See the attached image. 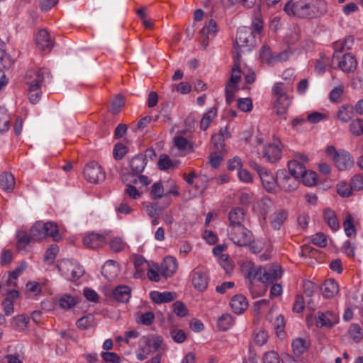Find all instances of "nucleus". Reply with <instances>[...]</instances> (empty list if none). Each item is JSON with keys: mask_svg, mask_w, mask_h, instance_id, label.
<instances>
[{"mask_svg": "<svg viewBox=\"0 0 363 363\" xmlns=\"http://www.w3.org/2000/svg\"><path fill=\"white\" fill-rule=\"evenodd\" d=\"M284 11L289 16L313 18L324 15L328 6L325 0H290L285 4Z\"/></svg>", "mask_w": 363, "mask_h": 363, "instance_id": "obj_1", "label": "nucleus"}, {"mask_svg": "<svg viewBox=\"0 0 363 363\" xmlns=\"http://www.w3.org/2000/svg\"><path fill=\"white\" fill-rule=\"evenodd\" d=\"M256 45L255 36L251 28L242 27L237 31L235 41L234 43L233 53L250 52Z\"/></svg>", "mask_w": 363, "mask_h": 363, "instance_id": "obj_2", "label": "nucleus"}, {"mask_svg": "<svg viewBox=\"0 0 363 363\" xmlns=\"http://www.w3.org/2000/svg\"><path fill=\"white\" fill-rule=\"evenodd\" d=\"M325 153L333 160L335 167L340 171L349 170L354 164L352 156L345 150L340 149L337 150L333 145H330L326 147Z\"/></svg>", "mask_w": 363, "mask_h": 363, "instance_id": "obj_3", "label": "nucleus"}, {"mask_svg": "<svg viewBox=\"0 0 363 363\" xmlns=\"http://www.w3.org/2000/svg\"><path fill=\"white\" fill-rule=\"evenodd\" d=\"M240 80V55L237 52L233 53V65L231 69V75L225 84V92L228 104H230L233 101L234 94L238 90V84Z\"/></svg>", "mask_w": 363, "mask_h": 363, "instance_id": "obj_4", "label": "nucleus"}, {"mask_svg": "<svg viewBox=\"0 0 363 363\" xmlns=\"http://www.w3.org/2000/svg\"><path fill=\"white\" fill-rule=\"evenodd\" d=\"M228 237L235 245L240 247L247 246L253 240L252 233L244 225L228 227Z\"/></svg>", "mask_w": 363, "mask_h": 363, "instance_id": "obj_5", "label": "nucleus"}, {"mask_svg": "<svg viewBox=\"0 0 363 363\" xmlns=\"http://www.w3.org/2000/svg\"><path fill=\"white\" fill-rule=\"evenodd\" d=\"M57 268L65 279L69 281H76L84 274V269L77 262L72 259H62L57 265Z\"/></svg>", "mask_w": 363, "mask_h": 363, "instance_id": "obj_6", "label": "nucleus"}, {"mask_svg": "<svg viewBox=\"0 0 363 363\" xmlns=\"http://www.w3.org/2000/svg\"><path fill=\"white\" fill-rule=\"evenodd\" d=\"M191 284L194 288L199 291H205L209 282V274L207 269L201 266L194 268L191 272Z\"/></svg>", "mask_w": 363, "mask_h": 363, "instance_id": "obj_7", "label": "nucleus"}, {"mask_svg": "<svg viewBox=\"0 0 363 363\" xmlns=\"http://www.w3.org/2000/svg\"><path fill=\"white\" fill-rule=\"evenodd\" d=\"M84 176L89 182L92 184L101 182L106 177L102 167L95 161L86 164L84 168Z\"/></svg>", "mask_w": 363, "mask_h": 363, "instance_id": "obj_8", "label": "nucleus"}, {"mask_svg": "<svg viewBox=\"0 0 363 363\" xmlns=\"http://www.w3.org/2000/svg\"><path fill=\"white\" fill-rule=\"evenodd\" d=\"M282 274L283 272L280 265H268L262 267V272L260 277H258V280L264 284H272L279 279Z\"/></svg>", "mask_w": 363, "mask_h": 363, "instance_id": "obj_9", "label": "nucleus"}, {"mask_svg": "<svg viewBox=\"0 0 363 363\" xmlns=\"http://www.w3.org/2000/svg\"><path fill=\"white\" fill-rule=\"evenodd\" d=\"M46 75H50L47 68L30 69L25 76L26 84L28 86H41Z\"/></svg>", "mask_w": 363, "mask_h": 363, "instance_id": "obj_10", "label": "nucleus"}, {"mask_svg": "<svg viewBox=\"0 0 363 363\" xmlns=\"http://www.w3.org/2000/svg\"><path fill=\"white\" fill-rule=\"evenodd\" d=\"M278 187L284 191L291 192L296 190L299 184L298 179L288 174L284 170L277 172Z\"/></svg>", "mask_w": 363, "mask_h": 363, "instance_id": "obj_11", "label": "nucleus"}, {"mask_svg": "<svg viewBox=\"0 0 363 363\" xmlns=\"http://www.w3.org/2000/svg\"><path fill=\"white\" fill-rule=\"evenodd\" d=\"M172 153L174 156L182 157L194 152L192 143L183 136H176L173 140Z\"/></svg>", "mask_w": 363, "mask_h": 363, "instance_id": "obj_12", "label": "nucleus"}, {"mask_svg": "<svg viewBox=\"0 0 363 363\" xmlns=\"http://www.w3.org/2000/svg\"><path fill=\"white\" fill-rule=\"evenodd\" d=\"M315 324L319 328H331L339 321L338 314L333 311H318L315 315Z\"/></svg>", "mask_w": 363, "mask_h": 363, "instance_id": "obj_13", "label": "nucleus"}, {"mask_svg": "<svg viewBox=\"0 0 363 363\" xmlns=\"http://www.w3.org/2000/svg\"><path fill=\"white\" fill-rule=\"evenodd\" d=\"M217 24L213 19L206 22L200 31L201 45L203 49H206L208 45L209 40L213 38L217 33Z\"/></svg>", "mask_w": 363, "mask_h": 363, "instance_id": "obj_14", "label": "nucleus"}, {"mask_svg": "<svg viewBox=\"0 0 363 363\" xmlns=\"http://www.w3.org/2000/svg\"><path fill=\"white\" fill-rule=\"evenodd\" d=\"M282 145L279 141L267 145L263 150V155L272 163L277 162L281 157Z\"/></svg>", "mask_w": 363, "mask_h": 363, "instance_id": "obj_15", "label": "nucleus"}, {"mask_svg": "<svg viewBox=\"0 0 363 363\" xmlns=\"http://www.w3.org/2000/svg\"><path fill=\"white\" fill-rule=\"evenodd\" d=\"M35 43L38 48L45 52H50L54 45L53 40L45 29H41L38 32L35 36Z\"/></svg>", "mask_w": 363, "mask_h": 363, "instance_id": "obj_16", "label": "nucleus"}, {"mask_svg": "<svg viewBox=\"0 0 363 363\" xmlns=\"http://www.w3.org/2000/svg\"><path fill=\"white\" fill-rule=\"evenodd\" d=\"M160 268L162 276L165 278L171 277L178 269L177 260L172 256H167L163 259Z\"/></svg>", "mask_w": 363, "mask_h": 363, "instance_id": "obj_17", "label": "nucleus"}, {"mask_svg": "<svg viewBox=\"0 0 363 363\" xmlns=\"http://www.w3.org/2000/svg\"><path fill=\"white\" fill-rule=\"evenodd\" d=\"M242 272L248 280L249 286H251L252 281L260 277L262 267L255 265L252 262H246L242 266Z\"/></svg>", "mask_w": 363, "mask_h": 363, "instance_id": "obj_18", "label": "nucleus"}, {"mask_svg": "<svg viewBox=\"0 0 363 363\" xmlns=\"http://www.w3.org/2000/svg\"><path fill=\"white\" fill-rule=\"evenodd\" d=\"M139 352L136 354L138 360H144L152 353L151 339L149 335L143 336L138 341Z\"/></svg>", "mask_w": 363, "mask_h": 363, "instance_id": "obj_19", "label": "nucleus"}, {"mask_svg": "<svg viewBox=\"0 0 363 363\" xmlns=\"http://www.w3.org/2000/svg\"><path fill=\"white\" fill-rule=\"evenodd\" d=\"M230 225L228 227H235L238 225H243L242 223L245 219V211L241 207L233 208L228 215Z\"/></svg>", "mask_w": 363, "mask_h": 363, "instance_id": "obj_20", "label": "nucleus"}, {"mask_svg": "<svg viewBox=\"0 0 363 363\" xmlns=\"http://www.w3.org/2000/svg\"><path fill=\"white\" fill-rule=\"evenodd\" d=\"M119 273V266L113 260L106 261L102 267L101 274L108 281H113Z\"/></svg>", "mask_w": 363, "mask_h": 363, "instance_id": "obj_21", "label": "nucleus"}, {"mask_svg": "<svg viewBox=\"0 0 363 363\" xmlns=\"http://www.w3.org/2000/svg\"><path fill=\"white\" fill-rule=\"evenodd\" d=\"M106 242L105 237L103 235L94 233H89L83 238L84 245L91 249L103 246Z\"/></svg>", "mask_w": 363, "mask_h": 363, "instance_id": "obj_22", "label": "nucleus"}, {"mask_svg": "<svg viewBox=\"0 0 363 363\" xmlns=\"http://www.w3.org/2000/svg\"><path fill=\"white\" fill-rule=\"evenodd\" d=\"M260 180L262 182L263 187L268 192H273L275 191L277 186H278V178L274 177L273 174L265 169L259 175Z\"/></svg>", "mask_w": 363, "mask_h": 363, "instance_id": "obj_23", "label": "nucleus"}, {"mask_svg": "<svg viewBox=\"0 0 363 363\" xmlns=\"http://www.w3.org/2000/svg\"><path fill=\"white\" fill-rule=\"evenodd\" d=\"M338 61V67L345 72H354L357 67V60L355 57L350 53L345 54Z\"/></svg>", "mask_w": 363, "mask_h": 363, "instance_id": "obj_24", "label": "nucleus"}, {"mask_svg": "<svg viewBox=\"0 0 363 363\" xmlns=\"http://www.w3.org/2000/svg\"><path fill=\"white\" fill-rule=\"evenodd\" d=\"M230 305L234 313L240 314L247 308L248 302L245 296L237 294L232 298Z\"/></svg>", "mask_w": 363, "mask_h": 363, "instance_id": "obj_25", "label": "nucleus"}, {"mask_svg": "<svg viewBox=\"0 0 363 363\" xmlns=\"http://www.w3.org/2000/svg\"><path fill=\"white\" fill-rule=\"evenodd\" d=\"M133 261L135 268L134 277L141 278L145 274L147 264L151 263V262H147L143 256L140 255H134Z\"/></svg>", "mask_w": 363, "mask_h": 363, "instance_id": "obj_26", "label": "nucleus"}, {"mask_svg": "<svg viewBox=\"0 0 363 363\" xmlns=\"http://www.w3.org/2000/svg\"><path fill=\"white\" fill-rule=\"evenodd\" d=\"M147 164V159L143 155H135L129 162L130 168L133 174H141Z\"/></svg>", "mask_w": 363, "mask_h": 363, "instance_id": "obj_27", "label": "nucleus"}, {"mask_svg": "<svg viewBox=\"0 0 363 363\" xmlns=\"http://www.w3.org/2000/svg\"><path fill=\"white\" fill-rule=\"evenodd\" d=\"M288 217V212L284 209H279L270 216V225L274 230H279Z\"/></svg>", "mask_w": 363, "mask_h": 363, "instance_id": "obj_28", "label": "nucleus"}, {"mask_svg": "<svg viewBox=\"0 0 363 363\" xmlns=\"http://www.w3.org/2000/svg\"><path fill=\"white\" fill-rule=\"evenodd\" d=\"M150 298L155 303H169L176 298V294L170 291H152L150 294Z\"/></svg>", "mask_w": 363, "mask_h": 363, "instance_id": "obj_29", "label": "nucleus"}, {"mask_svg": "<svg viewBox=\"0 0 363 363\" xmlns=\"http://www.w3.org/2000/svg\"><path fill=\"white\" fill-rule=\"evenodd\" d=\"M339 292V286L334 279L325 281L322 287V294L326 298L335 297Z\"/></svg>", "mask_w": 363, "mask_h": 363, "instance_id": "obj_30", "label": "nucleus"}, {"mask_svg": "<svg viewBox=\"0 0 363 363\" xmlns=\"http://www.w3.org/2000/svg\"><path fill=\"white\" fill-rule=\"evenodd\" d=\"M131 290L128 286L122 285L117 286L113 291V298L120 302L126 303L130 298Z\"/></svg>", "mask_w": 363, "mask_h": 363, "instance_id": "obj_31", "label": "nucleus"}, {"mask_svg": "<svg viewBox=\"0 0 363 363\" xmlns=\"http://www.w3.org/2000/svg\"><path fill=\"white\" fill-rule=\"evenodd\" d=\"M15 186V179L13 174L4 172L0 175V187L6 192H11Z\"/></svg>", "mask_w": 363, "mask_h": 363, "instance_id": "obj_32", "label": "nucleus"}, {"mask_svg": "<svg viewBox=\"0 0 363 363\" xmlns=\"http://www.w3.org/2000/svg\"><path fill=\"white\" fill-rule=\"evenodd\" d=\"M324 220L328 226L334 231L340 228V224L334 211L330 208H325L323 211Z\"/></svg>", "mask_w": 363, "mask_h": 363, "instance_id": "obj_33", "label": "nucleus"}, {"mask_svg": "<svg viewBox=\"0 0 363 363\" xmlns=\"http://www.w3.org/2000/svg\"><path fill=\"white\" fill-rule=\"evenodd\" d=\"M16 238H17L16 248L18 251L25 250L26 247L31 242L34 241L33 240V238H32L30 233H29V235H28L27 232L23 231V230L18 231L16 233Z\"/></svg>", "mask_w": 363, "mask_h": 363, "instance_id": "obj_34", "label": "nucleus"}, {"mask_svg": "<svg viewBox=\"0 0 363 363\" xmlns=\"http://www.w3.org/2000/svg\"><path fill=\"white\" fill-rule=\"evenodd\" d=\"M288 167L290 174L297 179H299L305 173L306 167L297 160H293L288 162Z\"/></svg>", "mask_w": 363, "mask_h": 363, "instance_id": "obj_35", "label": "nucleus"}, {"mask_svg": "<svg viewBox=\"0 0 363 363\" xmlns=\"http://www.w3.org/2000/svg\"><path fill=\"white\" fill-rule=\"evenodd\" d=\"M353 111V106L350 104H344L339 108L337 117L341 121L347 123L352 119Z\"/></svg>", "mask_w": 363, "mask_h": 363, "instance_id": "obj_36", "label": "nucleus"}, {"mask_svg": "<svg viewBox=\"0 0 363 363\" xmlns=\"http://www.w3.org/2000/svg\"><path fill=\"white\" fill-rule=\"evenodd\" d=\"M44 232L45 233L46 237H51L54 241H59L61 239V236L59 233L58 226L55 223L47 222L43 223Z\"/></svg>", "mask_w": 363, "mask_h": 363, "instance_id": "obj_37", "label": "nucleus"}, {"mask_svg": "<svg viewBox=\"0 0 363 363\" xmlns=\"http://www.w3.org/2000/svg\"><path fill=\"white\" fill-rule=\"evenodd\" d=\"M30 233L34 241H40L46 238L44 225L41 221L36 222L30 228Z\"/></svg>", "mask_w": 363, "mask_h": 363, "instance_id": "obj_38", "label": "nucleus"}, {"mask_svg": "<svg viewBox=\"0 0 363 363\" xmlns=\"http://www.w3.org/2000/svg\"><path fill=\"white\" fill-rule=\"evenodd\" d=\"M217 115V108L213 106L203 115L200 122L201 129L206 130Z\"/></svg>", "mask_w": 363, "mask_h": 363, "instance_id": "obj_39", "label": "nucleus"}, {"mask_svg": "<svg viewBox=\"0 0 363 363\" xmlns=\"http://www.w3.org/2000/svg\"><path fill=\"white\" fill-rule=\"evenodd\" d=\"M293 352L296 356L303 354L308 347V343L303 338H296L293 340L292 344Z\"/></svg>", "mask_w": 363, "mask_h": 363, "instance_id": "obj_40", "label": "nucleus"}, {"mask_svg": "<svg viewBox=\"0 0 363 363\" xmlns=\"http://www.w3.org/2000/svg\"><path fill=\"white\" fill-rule=\"evenodd\" d=\"M30 318L28 316L25 315H19L15 316L11 322L12 327L18 331L24 330L27 328V325L29 323Z\"/></svg>", "mask_w": 363, "mask_h": 363, "instance_id": "obj_41", "label": "nucleus"}, {"mask_svg": "<svg viewBox=\"0 0 363 363\" xmlns=\"http://www.w3.org/2000/svg\"><path fill=\"white\" fill-rule=\"evenodd\" d=\"M290 106V100L287 95L281 96L277 98L274 107L277 114L284 113Z\"/></svg>", "mask_w": 363, "mask_h": 363, "instance_id": "obj_42", "label": "nucleus"}, {"mask_svg": "<svg viewBox=\"0 0 363 363\" xmlns=\"http://www.w3.org/2000/svg\"><path fill=\"white\" fill-rule=\"evenodd\" d=\"M77 303L76 298L69 295L64 294L59 298L60 307L62 309L69 310L72 308Z\"/></svg>", "mask_w": 363, "mask_h": 363, "instance_id": "obj_43", "label": "nucleus"}, {"mask_svg": "<svg viewBox=\"0 0 363 363\" xmlns=\"http://www.w3.org/2000/svg\"><path fill=\"white\" fill-rule=\"evenodd\" d=\"M147 278L152 281L158 282L160 279V275H162L160 270L158 271V264L151 262V263L147 264Z\"/></svg>", "mask_w": 363, "mask_h": 363, "instance_id": "obj_44", "label": "nucleus"}, {"mask_svg": "<svg viewBox=\"0 0 363 363\" xmlns=\"http://www.w3.org/2000/svg\"><path fill=\"white\" fill-rule=\"evenodd\" d=\"M233 318L230 314H223L218 320V327L220 330L226 331L233 325Z\"/></svg>", "mask_w": 363, "mask_h": 363, "instance_id": "obj_45", "label": "nucleus"}, {"mask_svg": "<svg viewBox=\"0 0 363 363\" xmlns=\"http://www.w3.org/2000/svg\"><path fill=\"white\" fill-rule=\"evenodd\" d=\"M211 143L216 152H222L225 147L223 132L213 135L211 138Z\"/></svg>", "mask_w": 363, "mask_h": 363, "instance_id": "obj_46", "label": "nucleus"}, {"mask_svg": "<svg viewBox=\"0 0 363 363\" xmlns=\"http://www.w3.org/2000/svg\"><path fill=\"white\" fill-rule=\"evenodd\" d=\"M94 323V316L91 314H88L79 318L76 325L78 328L81 330H87L91 328Z\"/></svg>", "mask_w": 363, "mask_h": 363, "instance_id": "obj_47", "label": "nucleus"}, {"mask_svg": "<svg viewBox=\"0 0 363 363\" xmlns=\"http://www.w3.org/2000/svg\"><path fill=\"white\" fill-rule=\"evenodd\" d=\"M348 332L351 337L356 342H359L363 339V330L357 323L351 324Z\"/></svg>", "mask_w": 363, "mask_h": 363, "instance_id": "obj_48", "label": "nucleus"}, {"mask_svg": "<svg viewBox=\"0 0 363 363\" xmlns=\"http://www.w3.org/2000/svg\"><path fill=\"white\" fill-rule=\"evenodd\" d=\"M0 293L5 296L6 300L13 301L19 296V293L14 289H5L4 281L0 284Z\"/></svg>", "mask_w": 363, "mask_h": 363, "instance_id": "obj_49", "label": "nucleus"}, {"mask_svg": "<svg viewBox=\"0 0 363 363\" xmlns=\"http://www.w3.org/2000/svg\"><path fill=\"white\" fill-rule=\"evenodd\" d=\"M350 131L354 136L363 135V119L357 118L350 124Z\"/></svg>", "mask_w": 363, "mask_h": 363, "instance_id": "obj_50", "label": "nucleus"}, {"mask_svg": "<svg viewBox=\"0 0 363 363\" xmlns=\"http://www.w3.org/2000/svg\"><path fill=\"white\" fill-rule=\"evenodd\" d=\"M10 128V116L7 111L0 108V133L7 131Z\"/></svg>", "mask_w": 363, "mask_h": 363, "instance_id": "obj_51", "label": "nucleus"}, {"mask_svg": "<svg viewBox=\"0 0 363 363\" xmlns=\"http://www.w3.org/2000/svg\"><path fill=\"white\" fill-rule=\"evenodd\" d=\"M343 227L345 234L348 237H352L356 235V229L353 224L352 218L350 214H348L343 223Z\"/></svg>", "mask_w": 363, "mask_h": 363, "instance_id": "obj_52", "label": "nucleus"}, {"mask_svg": "<svg viewBox=\"0 0 363 363\" xmlns=\"http://www.w3.org/2000/svg\"><path fill=\"white\" fill-rule=\"evenodd\" d=\"M41 95V86H28V98L32 104H37L40 101Z\"/></svg>", "mask_w": 363, "mask_h": 363, "instance_id": "obj_53", "label": "nucleus"}, {"mask_svg": "<svg viewBox=\"0 0 363 363\" xmlns=\"http://www.w3.org/2000/svg\"><path fill=\"white\" fill-rule=\"evenodd\" d=\"M303 183L308 186H312L316 184L317 177L316 173L314 172L305 171V173L301 176Z\"/></svg>", "mask_w": 363, "mask_h": 363, "instance_id": "obj_54", "label": "nucleus"}, {"mask_svg": "<svg viewBox=\"0 0 363 363\" xmlns=\"http://www.w3.org/2000/svg\"><path fill=\"white\" fill-rule=\"evenodd\" d=\"M125 105V99L122 95H117L111 103V111L113 114L118 113Z\"/></svg>", "mask_w": 363, "mask_h": 363, "instance_id": "obj_55", "label": "nucleus"}, {"mask_svg": "<svg viewBox=\"0 0 363 363\" xmlns=\"http://www.w3.org/2000/svg\"><path fill=\"white\" fill-rule=\"evenodd\" d=\"M351 185L345 182H341L337 185V192L341 197H349L352 195Z\"/></svg>", "mask_w": 363, "mask_h": 363, "instance_id": "obj_56", "label": "nucleus"}, {"mask_svg": "<svg viewBox=\"0 0 363 363\" xmlns=\"http://www.w3.org/2000/svg\"><path fill=\"white\" fill-rule=\"evenodd\" d=\"M125 242L121 238H113L111 240L109 246L111 249L114 252H121L124 250L125 247Z\"/></svg>", "mask_w": 363, "mask_h": 363, "instance_id": "obj_57", "label": "nucleus"}, {"mask_svg": "<svg viewBox=\"0 0 363 363\" xmlns=\"http://www.w3.org/2000/svg\"><path fill=\"white\" fill-rule=\"evenodd\" d=\"M263 363H280L279 354L274 351H269L264 353L262 359Z\"/></svg>", "mask_w": 363, "mask_h": 363, "instance_id": "obj_58", "label": "nucleus"}, {"mask_svg": "<svg viewBox=\"0 0 363 363\" xmlns=\"http://www.w3.org/2000/svg\"><path fill=\"white\" fill-rule=\"evenodd\" d=\"M238 107L243 112H248L252 108V102L250 98H240L238 100Z\"/></svg>", "mask_w": 363, "mask_h": 363, "instance_id": "obj_59", "label": "nucleus"}, {"mask_svg": "<svg viewBox=\"0 0 363 363\" xmlns=\"http://www.w3.org/2000/svg\"><path fill=\"white\" fill-rule=\"evenodd\" d=\"M164 195V188L161 182H156L152 186L151 196L153 199H160Z\"/></svg>", "mask_w": 363, "mask_h": 363, "instance_id": "obj_60", "label": "nucleus"}, {"mask_svg": "<svg viewBox=\"0 0 363 363\" xmlns=\"http://www.w3.org/2000/svg\"><path fill=\"white\" fill-rule=\"evenodd\" d=\"M127 152V147L121 144L117 143L115 145L113 154L116 160H121Z\"/></svg>", "mask_w": 363, "mask_h": 363, "instance_id": "obj_61", "label": "nucleus"}, {"mask_svg": "<svg viewBox=\"0 0 363 363\" xmlns=\"http://www.w3.org/2000/svg\"><path fill=\"white\" fill-rule=\"evenodd\" d=\"M172 338L177 343L184 342L186 339V333L182 329H174L170 333Z\"/></svg>", "mask_w": 363, "mask_h": 363, "instance_id": "obj_62", "label": "nucleus"}, {"mask_svg": "<svg viewBox=\"0 0 363 363\" xmlns=\"http://www.w3.org/2000/svg\"><path fill=\"white\" fill-rule=\"evenodd\" d=\"M211 180H213V178H209L206 174H200L197 177V182L195 187L196 189H201V191H203L207 188L208 183Z\"/></svg>", "mask_w": 363, "mask_h": 363, "instance_id": "obj_63", "label": "nucleus"}, {"mask_svg": "<svg viewBox=\"0 0 363 363\" xmlns=\"http://www.w3.org/2000/svg\"><path fill=\"white\" fill-rule=\"evenodd\" d=\"M352 190L359 191L363 189V177L359 174L354 175L350 180Z\"/></svg>", "mask_w": 363, "mask_h": 363, "instance_id": "obj_64", "label": "nucleus"}]
</instances>
